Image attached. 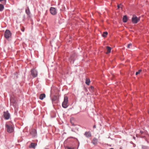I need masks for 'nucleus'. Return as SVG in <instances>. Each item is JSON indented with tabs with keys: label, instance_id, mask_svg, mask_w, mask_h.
<instances>
[{
	"label": "nucleus",
	"instance_id": "obj_17",
	"mask_svg": "<svg viewBox=\"0 0 149 149\" xmlns=\"http://www.w3.org/2000/svg\"><path fill=\"white\" fill-rule=\"evenodd\" d=\"M90 80L89 79H86V84L88 85H89L90 83Z\"/></svg>",
	"mask_w": 149,
	"mask_h": 149
},
{
	"label": "nucleus",
	"instance_id": "obj_3",
	"mask_svg": "<svg viewBox=\"0 0 149 149\" xmlns=\"http://www.w3.org/2000/svg\"><path fill=\"white\" fill-rule=\"evenodd\" d=\"M140 20V19L138 18L136 15H134L132 18V22L134 24L137 23Z\"/></svg>",
	"mask_w": 149,
	"mask_h": 149
},
{
	"label": "nucleus",
	"instance_id": "obj_26",
	"mask_svg": "<svg viewBox=\"0 0 149 149\" xmlns=\"http://www.w3.org/2000/svg\"><path fill=\"white\" fill-rule=\"evenodd\" d=\"M6 0H0V1H5Z\"/></svg>",
	"mask_w": 149,
	"mask_h": 149
},
{
	"label": "nucleus",
	"instance_id": "obj_11",
	"mask_svg": "<svg viewBox=\"0 0 149 149\" xmlns=\"http://www.w3.org/2000/svg\"><path fill=\"white\" fill-rule=\"evenodd\" d=\"M30 134H33V136H35L36 134V130L35 129H33L32 131L30 132Z\"/></svg>",
	"mask_w": 149,
	"mask_h": 149
},
{
	"label": "nucleus",
	"instance_id": "obj_4",
	"mask_svg": "<svg viewBox=\"0 0 149 149\" xmlns=\"http://www.w3.org/2000/svg\"><path fill=\"white\" fill-rule=\"evenodd\" d=\"M11 33L9 30H6L4 33V36L5 37L7 38L8 39L11 36Z\"/></svg>",
	"mask_w": 149,
	"mask_h": 149
},
{
	"label": "nucleus",
	"instance_id": "obj_24",
	"mask_svg": "<svg viewBox=\"0 0 149 149\" xmlns=\"http://www.w3.org/2000/svg\"><path fill=\"white\" fill-rule=\"evenodd\" d=\"M10 101L11 102H12L13 103H14L15 102V101H12V98H11V99H10Z\"/></svg>",
	"mask_w": 149,
	"mask_h": 149
},
{
	"label": "nucleus",
	"instance_id": "obj_20",
	"mask_svg": "<svg viewBox=\"0 0 149 149\" xmlns=\"http://www.w3.org/2000/svg\"><path fill=\"white\" fill-rule=\"evenodd\" d=\"M141 71V70H139L138 72H136V75H138V74H139Z\"/></svg>",
	"mask_w": 149,
	"mask_h": 149
},
{
	"label": "nucleus",
	"instance_id": "obj_23",
	"mask_svg": "<svg viewBox=\"0 0 149 149\" xmlns=\"http://www.w3.org/2000/svg\"><path fill=\"white\" fill-rule=\"evenodd\" d=\"M121 4H120L119 5H118V8H120V6H121Z\"/></svg>",
	"mask_w": 149,
	"mask_h": 149
},
{
	"label": "nucleus",
	"instance_id": "obj_25",
	"mask_svg": "<svg viewBox=\"0 0 149 149\" xmlns=\"http://www.w3.org/2000/svg\"><path fill=\"white\" fill-rule=\"evenodd\" d=\"M21 30L23 32H24V29H22Z\"/></svg>",
	"mask_w": 149,
	"mask_h": 149
},
{
	"label": "nucleus",
	"instance_id": "obj_21",
	"mask_svg": "<svg viewBox=\"0 0 149 149\" xmlns=\"http://www.w3.org/2000/svg\"><path fill=\"white\" fill-rule=\"evenodd\" d=\"M65 149H74L73 148L70 147H67L65 148Z\"/></svg>",
	"mask_w": 149,
	"mask_h": 149
},
{
	"label": "nucleus",
	"instance_id": "obj_7",
	"mask_svg": "<svg viewBox=\"0 0 149 149\" xmlns=\"http://www.w3.org/2000/svg\"><path fill=\"white\" fill-rule=\"evenodd\" d=\"M50 12L53 15H56L57 13L55 8L51 7L50 9Z\"/></svg>",
	"mask_w": 149,
	"mask_h": 149
},
{
	"label": "nucleus",
	"instance_id": "obj_19",
	"mask_svg": "<svg viewBox=\"0 0 149 149\" xmlns=\"http://www.w3.org/2000/svg\"><path fill=\"white\" fill-rule=\"evenodd\" d=\"M107 34L108 32H105L103 33L102 36L103 37H106Z\"/></svg>",
	"mask_w": 149,
	"mask_h": 149
},
{
	"label": "nucleus",
	"instance_id": "obj_8",
	"mask_svg": "<svg viewBox=\"0 0 149 149\" xmlns=\"http://www.w3.org/2000/svg\"><path fill=\"white\" fill-rule=\"evenodd\" d=\"M52 101L53 103H58V97L57 96H55L52 99Z\"/></svg>",
	"mask_w": 149,
	"mask_h": 149
},
{
	"label": "nucleus",
	"instance_id": "obj_27",
	"mask_svg": "<svg viewBox=\"0 0 149 149\" xmlns=\"http://www.w3.org/2000/svg\"><path fill=\"white\" fill-rule=\"evenodd\" d=\"M133 138H134V139H135V137H134Z\"/></svg>",
	"mask_w": 149,
	"mask_h": 149
},
{
	"label": "nucleus",
	"instance_id": "obj_1",
	"mask_svg": "<svg viewBox=\"0 0 149 149\" xmlns=\"http://www.w3.org/2000/svg\"><path fill=\"white\" fill-rule=\"evenodd\" d=\"M6 128L7 132L9 133H12L14 131V129L12 126L10 124H9L8 123L6 124Z\"/></svg>",
	"mask_w": 149,
	"mask_h": 149
},
{
	"label": "nucleus",
	"instance_id": "obj_14",
	"mask_svg": "<svg viewBox=\"0 0 149 149\" xmlns=\"http://www.w3.org/2000/svg\"><path fill=\"white\" fill-rule=\"evenodd\" d=\"M84 134L86 136L88 137H90L91 136V134L89 132H86Z\"/></svg>",
	"mask_w": 149,
	"mask_h": 149
},
{
	"label": "nucleus",
	"instance_id": "obj_5",
	"mask_svg": "<svg viewBox=\"0 0 149 149\" xmlns=\"http://www.w3.org/2000/svg\"><path fill=\"white\" fill-rule=\"evenodd\" d=\"M31 74L32 76L34 77H36L38 75V72L37 71L34 69H31Z\"/></svg>",
	"mask_w": 149,
	"mask_h": 149
},
{
	"label": "nucleus",
	"instance_id": "obj_2",
	"mask_svg": "<svg viewBox=\"0 0 149 149\" xmlns=\"http://www.w3.org/2000/svg\"><path fill=\"white\" fill-rule=\"evenodd\" d=\"M68 97L66 96H65L64 97V100L62 104L63 107L64 108H66L68 106Z\"/></svg>",
	"mask_w": 149,
	"mask_h": 149
},
{
	"label": "nucleus",
	"instance_id": "obj_10",
	"mask_svg": "<svg viewBox=\"0 0 149 149\" xmlns=\"http://www.w3.org/2000/svg\"><path fill=\"white\" fill-rule=\"evenodd\" d=\"M37 144L35 143H31V145L29 146V148H35Z\"/></svg>",
	"mask_w": 149,
	"mask_h": 149
},
{
	"label": "nucleus",
	"instance_id": "obj_22",
	"mask_svg": "<svg viewBox=\"0 0 149 149\" xmlns=\"http://www.w3.org/2000/svg\"><path fill=\"white\" fill-rule=\"evenodd\" d=\"M131 45H132L131 44H129L128 45L127 47L128 48H129L130 46H131Z\"/></svg>",
	"mask_w": 149,
	"mask_h": 149
},
{
	"label": "nucleus",
	"instance_id": "obj_16",
	"mask_svg": "<svg viewBox=\"0 0 149 149\" xmlns=\"http://www.w3.org/2000/svg\"><path fill=\"white\" fill-rule=\"evenodd\" d=\"M26 13L29 16H30V12L29 8L26 10Z\"/></svg>",
	"mask_w": 149,
	"mask_h": 149
},
{
	"label": "nucleus",
	"instance_id": "obj_13",
	"mask_svg": "<svg viewBox=\"0 0 149 149\" xmlns=\"http://www.w3.org/2000/svg\"><path fill=\"white\" fill-rule=\"evenodd\" d=\"M107 52H106V54H108L111 52V48L109 47H107Z\"/></svg>",
	"mask_w": 149,
	"mask_h": 149
},
{
	"label": "nucleus",
	"instance_id": "obj_12",
	"mask_svg": "<svg viewBox=\"0 0 149 149\" xmlns=\"http://www.w3.org/2000/svg\"><path fill=\"white\" fill-rule=\"evenodd\" d=\"M97 140L96 138H94L92 141L93 143L96 145L97 144Z\"/></svg>",
	"mask_w": 149,
	"mask_h": 149
},
{
	"label": "nucleus",
	"instance_id": "obj_6",
	"mask_svg": "<svg viewBox=\"0 0 149 149\" xmlns=\"http://www.w3.org/2000/svg\"><path fill=\"white\" fill-rule=\"evenodd\" d=\"M4 116L5 119L8 120L9 119L10 117V114L8 113V111L4 112Z\"/></svg>",
	"mask_w": 149,
	"mask_h": 149
},
{
	"label": "nucleus",
	"instance_id": "obj_18",
	"mask_svg": "<svg viewBox=\"0 0 149 149\" xmlns=\"http://www.w3.org/2000/svg\"><path fill=\"white\" fill-rule=\"evenodd\" d=\"M4 9L3 6L1 4H0V11H2Z\"/></svg>",
	"mask_w": 149,
	"mask_h": 149
},
{
	"label": "nucleus",
	"instance_id": "obj_28",
	"mask_svg": "<svg viewBox=\"0 0 149 149\" xmlns=\"http://www.w3.org/2000/svg\"><path fill=\"white\" fill-rule=\"evenodd\" d=\"M46 149H49V148H46Z\"/></svg>",
	"mask_w": 149,
	"mask_h": 149
},
{
	"label": "nucleus",
	"instance_id": "obj_9",
	"mask_svg": "<svg viewBox=\"0 0 149 149\" xmlns=\"http://www.w3.org/2000/svg\"><path fill=\"white\" fill-rule=\"evenodd\" d=\"M45 97V94L42 93L39 96V99L41 100H42Z\"/></svg>",
	"mask_w": 149,
	"mask_h": 149
},
{
	"label": "nucleus",
	"instance_id": "obj_15",
	"mask_svg": "<svg viewBox=\"0 0 149 149\" xmlns=\"http://www.w3.org/2000/svg\"><path fill=\"white\" fill-rule=\"evenodd\" d=\"M127 18L126 15H125L123 16V21L124 22H126L127 21Z\"/></svg>",
	"mask_w": 149,
	"mask_h": 149
}]
</instances>
